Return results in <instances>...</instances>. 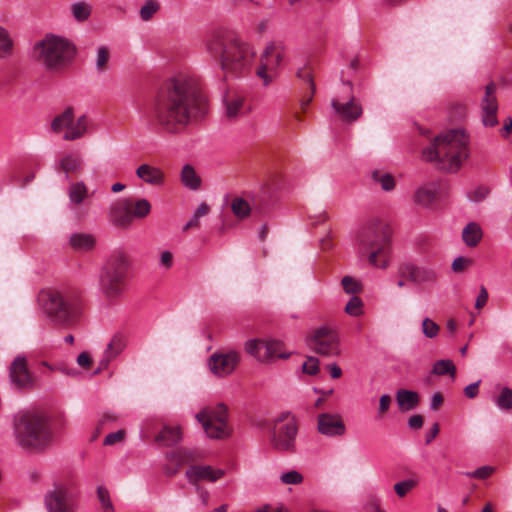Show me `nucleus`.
Returning <instances> with one entry per match:
<instances>
[{"mask_svg": "<svg viewBox=\"0 0 512 512\" xmlns=\"http://www.w3.org/2000/svg\"><path fill=\"white\" fill-rule=\"evenodd\" d=\"M201 102L194 78L178 74L155 97L152 118L163 132L177 134L197 117Z\"/></svg>", "mask_w": 512, "mask_h": 512, "instance_id": "nucleus-1", "label": "nucleus"}, {"mask_svg": "<svg viewBox=\"0 0 512 512\" xmlns=\"http://www.w3.org/2000/svg\"><path fill=\"white\" fill-rule=\"evenodd\" d=\"M206 52L228 75H239L254 62L256 51L249 43L223 32L212 33L205 43Z\"/></svg>", "mask_w": 512, "mask_h": 512, "instance_id": "nucleus-2", "label": "nucleus"}, {"mask_svg": "<svg viewBox=\"0 0 512 512\" xmlns=\"http://www.w3.org/2000/svg\"><path fill=\"white\" fill-rule=\"evenodd\" d=\"M468 142L463 129L448 130L438 135L422 155L426 161L435 163L438 169L455 172L468 157Z\"/></svg>", "mask_w": 512, "mask_h": 512, "instance_id": "nucleus-3", "label": "nucleus"}, {"mask_svg": "<svg viewBox=\"0 0 512 512\" xmlns=\"http://www.w3.org/2000/svg\"><path fill=\"white\" fill-rule=\"evenodd\" d=\"M359 251L368 256L371 266L387 269L390 265L391 233L389 226L379 220H370L357 236Z\"/></svg>", "mask_w": 512, "mask_h": 512, "instance_id": "nucleus-4", "label": "nucleus"}, {"mask_svg": "<svg viewBox=\"0 0 512 512\" xmlns=\"http://www.w3.org/2000/svg\"><path fill=\"white\" fill-rule=\"evenodd\" d=\"M14 438L20 447L40 452L52 443L53 434L43 415L25 412L14 420Z\"/></svg>", "mask_w": 512, "mask_h": 512, "instance_id": "nucleus-5", "label": "nucleus"}, {"mask_svg": "<svg viewBox=\"0 0 512 512\" xmlns=\"http://www.w3.org/2000/svg\"><path fill=\"white\" fill-rule=\"evenodd\" d=\"M39 302L51 321L61 326L75 325L83 313V304L76 293L46 290L39 294Z\"/></svg>", "mask_w": 512, "mask_h": 512, "instance_id": "nucleus-6", "label": "nucleus"}, {"mask_svg": "<svg viewBox=\"0 0 512 512\" xmlns=\"http://www.w3.org/2000/svg\"><path fill=\"white\" fill-rule=\"evenodd\" d=\"M76 48L67 39L47 35L33 47L34 58L49 70H59L75 56Z\"/></svg>", "mask_w": 512, "mask_h": 512, "instance_id": "nucleus-7", "label": "nucleus"}, {"mask_svg": "<svg viewBox=\"0 0 512 512\" xmlns=\"http://www.w3.org/2000/svg\"><path fill=\"white\" fill-rule=\"evenodd\" d=\"M284 59L285 47L282 42H270L265 46L256 69V76L263 86L267 87L275 80Z\"/></svg>", "mask_w": 512, "mask_h": 512, "instance_id": "nucleus-8", "label": "nucleus"}, {"mask_svg": "<svg viewBox=\"0 0 512 512\" xmlns=\"http://www.w3.org/2000/svg\"><path fill=\"white\" fill-rule=\"evenodd\" d=\"M196 418L201 422L205 433L210 438L221 439L228 437L231 433L227 421V407L224 404L205 408L196 414Z\"/></svg>", "mask_w": 512, "mask_h": 512, "instance_id": "nucleus-9", "label": "nucleus"}, {"mask_svg": "<svg viewBox=\"0 0 512 512\" xmlns=\"http://www.w3.org/2000/svg\"><path fill=\"white\" fill-rule=\"evenodd\" d=\"M89 121L86 115L75 119L72 107L65 108L60 114L54 117L51 122V130L54 133H62L63 139L74 141L82 138L88 131Z\"/></svg>", "mask_w": 512, "mask_h": 512, "instance_id": "nucleus-10", "label": "nucleus"}, {"mask_svg": "<svg viewBox=\"0 0 512 512\" xmlns=\"http://www.w3.org/2000/svg\"><path fill=\"white\" fill-rule=\"evenodd\" d=\"M78 492L70 484H57L44 496L46 512H76Z\"/></svg>", "mask_w": 512, "mask_h": 512, "instance_id": "nucleus-11", "label": "nucleus"}, {"mask_svg": "<svg viewBox=\"0 0 512 512\" xmlns=\"http://www.w3.org/2000/svg\"><path fill=\"white\" fill-rule=\"evenodd\" d=\"M297 435V424L290 413L281 414L274 423L271 445L278 451H293Z\"/></svg>", "mask_w": 512, "mask_h": 512, "instance_id": "nucleus-12", "label": "nucleus"}, {"mask_svg": "<svg viewBox=\"0 0 512 512\" xmlns=\"http://www.w3.org/2000/svg\"><path fill=\"white\" fill-rule=\"evenodd\" d=\"M245 350L258 361L267 363L275 358H288L283 351V344L277 340L252 339L245 343Z\"/></svg>", "mask_w": 512, "mask_h": 512, "instance_id": "nucleus-13", "label": "nucleus"}, {"mask_svg": "<svg viewBox=\"0 0 512 512\" xmlns=\"http://www.w3.org/2000/svg\"><path fill=\"white\" fill-rule=\"evenodd\" d=\"M309 347L316 353L324 356H337L340 354V341L335 330L321 327L317 329L308 340Z\"/></svg>", "mask_w": 512, "mask_h": 512, "instance_id": "nucleus-14", "label": "nucleus"}, {"mask_svg": "<svg viewBox=\"0 0 512 512\" xmlns=\"http://www.w3.org/2000/svg\"><path fill=\"white\" fill-rule=\"evenodd\" d=\"M240 360L241 356L235 350L217 351L209 357L207 365L213 375L222 378L231 375Z\"/></svg>", "mask_w": 512, "mask_h": 512, "instance_id": "nucleus-15", "label": "nucleus"}, {"mask_svg": "<svg viewBox=\"0 0 512 512\" xmlns=\"http://www.w3.org/2000/svg\"><path fill=\"white\" fill-rule=\"evenodd\" d=\"M9 380L15 389L32 387L33 376L28 369L27 360L24 356H16L11 363L9 367Z\"/></svg>", "mask_w": 512, "mask_h": 512, "instance_id": "nucleus-16", "label": "nucleus"}, {"mask_svg": "<svg viewBox=\"0 0 512 512\" xmlns=\"http://www.w3.org/2000/svg\"><path fill=\"white\" fill-rule=\"evenodd\" d=\"M126 275L104 266L100 273L99 285L102 292L109 298L117 297L122 293V286Z\"/></svg>", "mask_w": 512, "mask_h": 512, "instance_id": "nucleus-17", "label": "nucleus"}, {"mask_svg": "<svg viewBox=\"0 0 512 512\" xmlns=\"http://www.w3.org/2000/svg\"><path fill=\"white\" fill-rule=\"evenodd\" d=\"M318 432L327 437H341L346 433L345 423L338 413H322L317 417Z\"/></svg>", "mask_w": 512, "mask_h": 512, "instance_id": "nucleus-18", "label": "nucleus"}, {"mask_svg": "<svg viewBox=\"0 0 512 512\" xmlns=\"http://www.w3.org/2000/svg\"><path fill=\"white\" fill-rule=\"evenodd\" d=\"M495 91L496 85L494 83H489L485 88V95L481 102L482 123L486 127H493L498 124V103Z\"/></svg>", "mask_w": 512, "mask_h": 512, "instance_id": "nucleus-19", "label": "nucleus"}, {"mask_svg": "<svg viewBox=\"0 0 512 512\" xmlns=\"http://www.w3.org/2000/svg\"><path fill=\"white\" fill-rule=\"evenodd\" d=\"M225 474V469L210 465H192L186 470V478L191 484H196L199 481L214 483L223 478Z\"/></svg>", "mask_w": 512, "mask_h": 512, "instance_id": "nucleus-20", "label": "nucleus"}, {"mask_svg": "<svg viewBox=\"0 0 512 512\" xmlns=\"http://www.w3.org/2000/svg\"><path fill=\"white\" fill-rule=\"evenodd\" d=\"M136 177L144 184L152 187H162L166 182V175L162 168L150 163H142L135 170Z\"/></svg>", "mask_w": 512, "mask_h": 512, "instance_id": "nucleus-21", "label": "nucleus"}, {"mask_svg": "<svg viewBox=\"0 0 512 512\" xmlns=\"http://www.w3.org/2000/svg\"><path fill=\"white\" fill-rule=\"evenodd\" d=\"M167 464L164 466L165 474L172 476L176 474L179 469L198 458L196 452L186 449H177L166 454Z\"/></svg>", "mask_w": 512, "mask_h": 512, "instance_id": "nucleus-22", "label": "nucleus"}, {"mask_svg": "<svg viewBox=\"0 0 512 512\" xmlns=\"http://www.w3.org/2000/svg\"><path fill=\"white\" fill-rule=\"evenodd\" d=\"M335 113L347 122L356 121L362 114V106L351 96L346 102L335 98L331 101Z\"/></svg>", "mask_w": 512, "mask_h": 512, "instance_id": "nucleus-23", "label": "nucleus"}, {"mask_svg": "<svg viewBox=\"0 0 512 512\" xmlns=\"http://www.w3.org/2000/svg\"><path fill=\"white\" fill-rule=\"evenodd\" d=\"M109 219L113 225L126 228L131 225L130 200L121 199L115 202L109 210Z\"/></svg>", "mask_w": 512, "mask_h": 512, "instance_id": "nucleus-24", "label": "nucleus"}, {"mask_svg": "<svg viewBox=\"0 0 512 512\" xmlns=\"http://www.w3.org/2000/svg\"><path fill=\"white\" fill-rule=\"evenodd\" d=\"M439 192V184L436 182L423 183L414 192V202L424 208H429L435 202Z\"/></svg>", "mask_w": 512, "mask_h": 512, "instance_id": "nucleus-25", "label": "nucleus"}, {"mask_svg": "<svg viewBox=\"0 0 512 512\" xmlns=\"http://www.w3.org/2000/svg\"><path fill=\"white\" fill-rule=\"evenodd\" d=\"M58 169L63 171L65 179H68L70 174H77L83 169V159L76 153H67L58 161Z\"/></svg>", "mask_w": 512, "mask_h": 512, "instance_id": "nucleus-26", "label": "nucleus"}, {"mask_svg": "<svg viewBox=\"0 0 512 512\" xmlns=\"http://www.w3.org/2000/svg\"><path fill=\"white\" fill-rule=\"evenodd\" d=\"M126 346V340L124 336L120 334L114 335L109 344L107 345V348L104 352V357L100 362L101 367H107L109 362L116 358L125 348Z\"/></svg>", "mask_w": 512, "mask_h": 512, "instance_id": "nucleus-27", "label": "nucleus"}, {"mask_svg": "<svg viewBox=\"0 0 512 512\" xmlns=\"http://www.w3.org/2000/svg\"><path fill=\"white\" fill-rule=\"evenodd\" d=\"M226 116L230 119H235L247 111L245 100L242 96L233 94L226 96L225 100Z\"/></svg>", "mask_w": 512, "mask_h": 512, "instance_id": "nucleus-28", "label": "nucleus"}, {"mask_svg": "<svg viewBox=\"0 0 512 512\" xmlns=\"http://www.w3.org/2000/svg\"><path fill=\"white\" fill-rule=\"evenodd\" d=\"M67 194L70 203L78 206L89 197V189L83 181H73L68 186Z\"/></svg>", "mask_w": 512, "mask_h": 512, "instance_id": "nucleus-29", "label": "nucleus"}, {"mask_svg": "<svg viewBox=\"0 0 512 512\" xmlns=\"http://www.w3.org/2000/svg\"><path fill=\"white\" fill-rule=\"evenodd\" d=\"M396 401L401 411H409L418 405L419 395L412 390L399 389L396 392Z\"/></svg>", "mask_w": 512, "mask_h": 512, "instance_id": "nucleus-30", "label": "nucleus"}, {"mask_svg": "<svg viewBox=\"0 0 512 512\" xmlns=\"http://www.w3.org/2000/svg\"><path fill=\"white\" fill-rule=\"evenodd\" d=\"M69 243L74 250L86 252L94 248L96 240L92 234L74 233L70 236Z\"/></svg>", "mask_w": 512, "mask_h": 512, "instance_id": "nucleus-31", "label": "nucleus"}, {"mask_svg": "<svg viewBox=\"0 0 512 512\" xmlns=\"http://www.w3.org/2000/svg\"><path fill=\"white\" fill-rule=\"evenodd\" d=\"M409 275L414 282L421 284L434 283L437 279L436 270L429 267L411 266L409 268Z\"/></svg>", "mask_w": 512, "mask_h": 512, "instance_id": "nucleus-32", "label": "nucleus"}, {"mask_svg": "<svg viewBox=\"0 0 512 512\" xmlns=\"http://www.w3.org/2000/svg\"><path fill=\"white\" fill-rule=\"evenodd\" d=\"M182 439L180 427L165 426L156 437V442L162 446H173Z\"/></svg>", "mask_w": 512, "mask_h": 512, "instance_id": "nucleus-33", "label": "nucleus"}, {"mask_svg": "<svg viewBox=\"0 0 512 512\" xmlns=\"http://www.w3.org/2000/svg\"><path fill=\"white\" fill-rule=\"evenodd\" d=\"M115 271H119L127 276L128 270L130 269L131 262L126 252L122 250L115 251L107 264L105 265Z\"/></svg>", "mask_w": 512, "mask_h": 512, "instance_id": "nucleus-34", "label": "nucleus"}, {"mask_svg": "<svg viewBox=\"0 0 512 512\" xmlns=\"http://www.w3.org/2000/svg\"><path fill=\"white\" fill-rule=\"evenodd\" d=\"M111 60V49L107 45H99L95 50L94 65L98 73H104L108 70Z\"/></svg>", "mask_w": 512, "mask_h": 512, "instance_id": "nucleus-35", "label": "nucleus"}, {"mask_svg": "<svg viewBox=\"0 0 512 512\" xmlns=\"http://www.w3.org/2000/svg\"><path fill=\"white\" fill-rule=\"evenodd\" d=\"M181 182L190 190H197L201 186V178L196 173L195 169L189 164L184 165L182 168Z\"/></svg>", "mask_w": 512, "mask_h": 512, "instance_id": "nucleus-36", "label": "nucleus"}, {"mask_svg": "<svg viewBox=\"0 0 512 512\" xmlns=\"http://www.w3.org/2000/svg\"><path fill=\"white\" fill-rule=\"evenodd\" d=\"M462 237H463V241L465 242V244L467 246H469V247L476 246L482 239L481 227L474 222L469 223L463 229Z\"/></svg>", "mask_w": 512, "mask_h": 512, "instance_id": "nucleus-37", "label": "nucleus"}, {"mask_svg": "<svg viewBox=\"0 0 512 512\" xmlns=\"http://www.w3.org/2000/svg\"><path fill=\"white\" fill-rule=\"evenodd\" d=\"M231 211L238 219L247 218L252 212V206L249 200L242 197H235L231 201Z\"/></svg>", "mask_w": 512, "mask_h": 512, "instance_id": "nucleus-38", "label": "nucleus"}, {"mask_svg": "<svg viewBox=\"0 0 512 512\" xmlns=\"http://www.w3.org/2000/svg\"><path fill=\"white\" fill-rule=\"evenodd\" d=\"M297 75L299 78H301L304 82L307 83L309 89V91L305 93L302 99L300 100V106L302 110L305 111L313 99L315 87L313 84L311 73L308 70H300L298 71Z\"/></svg>", "mask_w": 512, "mask_h": 512, "instance_id": "nucleus-39", "label": "nucleus"}, {"mask_svg": "<svg viewBox=\"0 0 512 512\" xmlns=\"http://www.w3.org/2000/svg\"><path fill=\"white\" fill-rule=\"evenodd\" d=\"M151 209L150 202L145 198L138 199L134 204L130 202L131 219H143L150 214Z\"/></svg>", "mask_w": 512, "mask_h": 512, "instance_id": "nucleus-40", "label": "nucleus"}, {"mask_svg": "<svg viewBox=\"0 0 512 512\" xmlns=\"http://www.w3.org/2000/svg\"><path fill=\"white\" fill-rule=\"evenodd\" d=\"M70 10L76 21L83 22L90 17L92 7L87 2L78 1L71 5Z\"/></svg>", "mask_w": 512, "mask_h": 512, "instance_id": "nucleus-41", "label": "nucleus"}, {"mask_svg": "<svg viewBox=\"0 0 512 512\" xmlns=\"http://www.w3.org/2000/svg\"><path fill=\"white\" fill-rule=\"evenodd\" d=\"M97 497L100 503L98 512H115L110 493L105 487L99 486L97 488Z\"/></svg>", "mask_w": 512, "mask_h": 512, "instance_id": "nucleus-42", "label": "nucleus"}, {"mask_svg": "<svg viewBox=\"0 0 512 512\" xmlns=\"http://www.w3.org/2000/svg\"><path fill=\"white\" fill-rule=\"evenodd\" d=\"M372 178L376 183H378L381 186L382 190L384 191H391L395 187V180L388 173L374 171L372 173Z\"/></svg>", "mask_w": 512, "mask_h": 512, "instance_id": "nucleus-43", "label": "nucleus"}, {"mask_svg": "<svg viewBox=\"0 0 512 512\" xmlns=\"http://www.w3.org/2000/svg\"><path fill=\"white\" fill-rule=\"evenodd\" d=\"M418 484V481L413 478L405 479L394 484V491L400 498L405 497L410 493Z\"/></svg>", "mask_w": 512, "mask_h": 512, "instance_id": "nucleus-44", "label": "nucleus"}, {"mask_svg": "<svg viewBox=\"0 0 512 512\" xmlns=\"http://www.w3.org/2000/svg\"><path fill=\"white\" fill-rule=\"evenodd\" d=\"M433 373L440 376L450 374L454 378L456 368L451 360H438L433 366Z\"/></svg>", "mask_w": 512, "mask_h": 512, "instance_id": "nucleus-45", "label": "nucleus"}, {"mask_svg": "<svg viewBox=\"0 0 512 512\" xmlns=\"http://www.w3.org/2000/svg\"><path fill=\"white\" fill-rule=\"evenodd\" d=\"M13 42L8 32L0 26V58H4L11 54Z\"/></svg>", "mask_w": 512, "mask_h": 512, "instance_id": "nucleus-46", "label": "nucleus"}, {"mask_svg": "<svg viewBox=\"0 0 512 512\" xmlns=\"http://www.w3.org/2000/svg\"><path fill=\"white\" fill-rule=\"evenodd\" d=\"M495 403L501 410L512 409V389L508 387L503 388L495 399Z\"/></svg>", "mask_w": 512, "mask_h": 512, "instance_id": "nucleus-47", "label": "nucleus"}, {"mask_svg": "<svg viewBox=\"0 0 512 512\" xmlns=\"http://www.w3.org/2000/svg\"><path fill=\"white\" fill-rule=\"evenodd\" d=\"M345 312L354 317L362 315L363 301L358 296H352L345 306Z\"/></svg>", "mask_w": 512, "mask_h": 512, "instance_id": "nucleus-48", "label": "nucleus"}, {"mask_svg": "<svg viewBox=\"0 0 512 512\" xmlns=\"http://www.w3.org/2000/svg\"><path fill=\"white\" fill-rule=\"evenodd\" d=\"M159 3L156 0H147L140 8V17L143 21L150 20L159 10Z\"/></svg>", "mask_w": 512, "mask_h": 512, "instance_id": "nucleus-49", "label": "nucleus"}, {"mask_svg": "<svg viewBox=\"0 0 512 512\" xmlns=\"http://www.w3.org/2000/svg\"><path fill=\"white\" fill-rule=\"evenodd\" d=\"M281 483L285 485H298L303 482V475L297 470H290L281 473L279 477Z\"/></svg>", "mask_w": 512, "mask_h": 512, "instance_id": "nucleus-50", "label": "nucleus"}, {"mask_svg": "<svg viewBox=\"0 0 512 512\" xmlns=\"http://www.w3.org/2000/svg\"><path fill=\"white\" fill-rule=\"evenodd\" d=\"M342 286L348 294L359 293L362 289L360 282L351 276H345L342 279Z\"/></svg>", "mask_w": 512, "mask_h": 512, "instance_id": "nucleus-51", "label": "nucleus"}, {"mask_svg": "<svg viewBox=\"0 0 512 512\" xmlns=\"http://www.w3.org/2000/svg\"><path fill=\"white\" fill-rule=\"evenodd\" d=\"M439 326L431 319L425 318L422 322V332L428 338H434L439 333Z\"/></svg>", "mask_w": 512, "mask_h": 512, "instance_id": "nucleus-52", "label": "nucleus"}, {"mask_svg": "<svg viewBox=\"0 0 512 512\" xmlns=\"http://www.w3.org/2000/svg\"><path fill=\"white\" fill-rule=\"evenodd\" d=\"M494 471H495V469L492 466H482V467L476 469L475 471L466 472L465 475L467 477L484 480V479L489 478L494 473Z\"/></svg>", "mask_w": 512, "mask_h": 512, "instance_id": "nucleus-53", "label": "nucleus"}, {"mask_svg": "<svg viewBox=\"0 0 512 512\" xmlns=\"http://www.w3.org/2000/svg\"><path fill=\"white\" fill-rule=\"evenodd\" d=\"M302 370L308 375H316L319 372V360L316 357H307L302 364Z\"/></svg>", "mask_w": 512, "mask_h": 512, "instance_id": "nucleus-54", "label": "nucleus"}, {"mask_svg": "<svg viewBox=\"0 0 512 512\" xmlns=\"http://www.w3.org/2000/svg\"><path fill=\"white\" fill-rule=\"evenodd\" d=\"M392 403V398L388 394H383L379 399L378 406V417L382 418L384 414L389 410Z\"/></svg>", "mask_w": 512, "mask_h": 512, "instance_id": "nucleus-55", "label": "nucleus"}, {"mask_svg": "<svg viewBox=\"0 0 512 512\" xmlns=\"http://www.w3.org/2000/svg\"><path fill=\"white\" fill-rule=\"evenodd\" d=\"M173 264V254L169 250H164L160 254L159 266L164 269H169Z\"/></svg>", "mask_w": 512, "mask_h": 512, "instance_id": "nucleus-56", "label": "nucleus"}, {"mask_svg": "<svg viewBox=\"0 0 512 512\" xmlns=\"http://www.w3.org/2000/svg\"><path fill=\"white\" fill-rule=\"evenodd\" d=\"M125 433L122 430L109 433L104 439V445H113L124 439Z\"/></svg>", "mask_w": 512, "mask_h": 512, "instance_id": "nucleus-57", "label": "nucleus"}, {"mask_svg": "<svg viewBox=\"0 0 512 512\" xmlns=\"http://www.w3.org/2000/svg\"><path fill=\"white\" fill-rule=\"evenodd\" d=\"M488 194V189L485 187H477L471 193H469L468 197L473 202H479L483 200Z\"/></svg>", "mask_w": 512, "mask_h": 512, "instance_id": "nucleus-58", "label": "nucleus"}, {"mask_svg": "<svg viewBox=\"0 0 512 512\" xmlns=\"http://www.w3.org/2000/svg\"><path fill=\"white\" fill-rule=\"evenodd\" d=\"M487 301H488V292L484 286H481L480 292L475 301V308L476 309L483 308L486 305Z\"/></svg>", "mask_w": 512, "mask_h": 512, "instance_id": "nucleus-59", "label": "nucleus"}, {"mask_svg": "<svg viewBox=\"0 0 512 512\" xmlns=\"http://www.w3.org/2000/svg\"><path fill=\"white\" fill-rule=\"evenodd\" d=\"M77 363L79 366L87 369L92 363L91 356L87 352H82L77 357Z\"/></svg>", "mask_w": 512, "mask_h": 512, "instance_id": "nucleus-60", "label": "nucleus"}, {"mask_svg": "<svg viewBox=\"0 0 512 512\" xmlns=\"http://www.w3.org/2000/svg\"><path fill=\"white\" fill-rule=\"evenodd\" d=\"M479 383H480V381H477V382L471 383V384H469L468 386L465 387V390H464L465 391V395L468 398H475L478 395Z\"/></svg>", "mask_w": 512, "mask_h": 512, "instance_id": "nucleus-61", "label": "nucleus"}, {"mask_svg": "<svg viewBox=\"0 0 512 512\" xmlns=\"http://www.w3.org/2000/svg\"><path fill=\"white\" fill-rule=\"evenodd\" d=\"M408 426L411 429L418 430L423 426V417L420 415H413L408 420Z\"/></svg>", "mask_w": 512, "mask_h": 512, "instance_id": "nucleus-62", "label": "nucleus"}, {"mask_svg": "<svg viewBox=\"0 0 512 512\" xmlns=\"http://www.w3.org/2000/svg\"><path fill=\"white\" fill-rule=\"evenodd\" d=\"M468 260L464 257H457L452 263V269L455 272H460L465 269L468 264Z\"/></svg>", "mask_w": 512, "mask_h": 512, "instance_id": "nucleus-63", "label": "nucleus"}, {"mask_svg": "<svg viewBox=\"0 0 512 512\" xmlns=\"http://www.w3.org/2000/svg\"><path fill=\"white\" fill-rule=\"evenodd\" d=\"M259 512H288L287 509L284 508L283 505H267L264 506Z\"/></svg>", "mask_w": 512, "mask_h": 512, "instance_id": "nucleus-64", "label": "nucleus"}]
</instances>
